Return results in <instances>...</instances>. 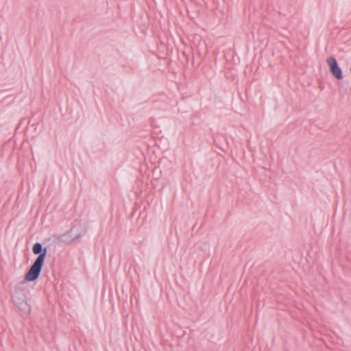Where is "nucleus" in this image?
<instances>
[{"label":"nucleus","mask_w":351,"mask_h":351,"mask_svg":"<svg viewBox=\"0 0 351 351\" xmlns=\"http://www.w3.org/2000/svg\"><path fill=\"white\" fill-rule=\"evenodd\" d=\"M87 228L88 226L86 223L78 221L73 225L71 228L70 232L73 234L75 238H78L86 232Z\"/></svg>","instance_id":"3"},{"label":"nucleus","mask_w":351,"mask_h":351,"mask_svg":"<svg viewBox=\"0 0 351 351\" xmlns=\"http://www.w3.org/2000/svg\"><path fill=\"white\" fill-rule=\"evenodd\" d=\"M326 63L332 76L337 80H341L343 78V73L341 69L337 64V60L334 57H329L326 59Z\"/></svg>","instance_id":"2"},{"label":"nucleus","mask_w":351,"mask_h":351,"mask_svg":"<svg viewBox=\"0 0 351 351\" xmlns=\"http://www.w3.org/2000/svg\"><path fill=\"white\" fill-rule=\"evenodd\" d=\"M19 305V308L23 311L25 313L28 314L30 312V307L26 302H22Z\"/></svg>","instance_id":"4"},{"label":"nucleus","mask_w":351,"mask_h":351,"mask_svg":"<svg viewBox=\"0 0 351 351\" xmlns=\"http://www.w3.org/2000/svg\"><path fill=\"white\" fill-rule=\"evenodd\" d=\"M32 251L34 254H38V256L25 274V280L27 281H34L38 278L47 254V249H43L40 243L34 245Z\"/></svg>","instance_id":"1"}]
</instances>
